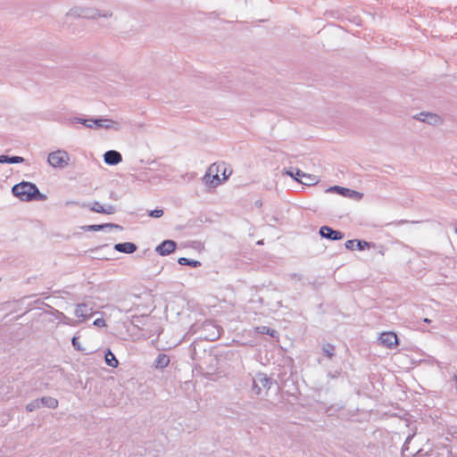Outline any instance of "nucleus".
<instances>
[{"label": "nucleus", "mask_w": 457, "mask_h": 457, "mask_svg": "<svg viewBox=\"0 0 457 457\" xmlns=\"http://www.w3.org/2000/svg\"><path fill=\"white\" fill-rule=\"evenodd\" d=\"M231 173V169L228 167L226 163H212L208 168L204 179L206 184L212 187H217L227 180Z\"/></svg>", "instance_id": "nucleus-1"}, {"label": "nucleus", "mask_w": 457, "mask_h": 457, "mask_svg": "<svg viewBox=\"0 0 457 457\" xmlns=\"http://www.w3.org/2000/svg\"><path fill=\"white\" fill-rule=\"evenodd\" d=\"M13 195L21 201L29 202L33 200H45L46 195L41 194L35 184L30 182H21L12 187Z\"/></svg>", "instance_id": "nucleus-2"}, {"label": "nucleus", "mask_w": 457, "mask_h": 457, "mask_svg": "<svg viewBox=\"0 0 457 457\" xmlns=\"http://www.w3.org/2000/svg\"><path fill=\"white\" fill-rule=\"evenodd\" d=\"M70 156L63 150L54 151L48 155V162L54 168H64L69 164Z\"/></svg>", "instance_id": "nucleus-3"}, {"label": "nucleus", "mask_w": 457, "mask_h": 457, "mask_svg": "<svg viewBox=\"0 0 457 457\" xmlns=\"http://www.w3.org/2000/svg\"><path fill=\"white\" fill-rule=\"evenodd\" d=\"M381 345L387 348L395 347L398 345V338L394 332H384L379 337Z\"/></svg>", "instance_id": "nucleus-4"}, {"label": "nucleus", "mask_w": 457, "mask_h": 457, "mask_svg": "<svg viewBox=\"0 0 457 457\" xmlns=\"http://www.w3.org/2000/svg\"><path fill=\"white\" fill-rule=\"evenodd\" d=\"M93 314V309L89 308L85 303H79L75 308V316L79 319L80 321H84L90 318Z\"/></svg>", "instance_id": "nucleus-5"}, {"label": "nucleus", "mask_w": 457, "mask_h": 457, "mask_svg": "<svg viewBox=\"0 0 457 457\" xmlns=\"http://www.w3.org/2000/svg\"><path fill=\"white\" fill-rule=\"evenodd\" d=\"M176 249V243L172 240H165L156 247V252L161 255H168Z\"/></svg>", "instance_id": "nucleus-6"}, {"label": "nucleus", "mask_w": 457, "mask_h": 457, "mask_svg": "<svg viewBox=\"0 0 457 457\" xmlns=\"http://www.w3.org/2000/svg\"><path fill=\"white\" fill-rule=\"evenodd\" d=\"M320 233L323 237L332 239V240H340L344 237V235L337 230H333L331 228L328 226H323L320 229Z\"/></svg>", "instance_id": "nucleus-7"}, {"label": "nucleus", "mask_w": 457, "mask_h": 457, "mask_svg": "<svg viewBox=\"0 0 457 457\" xmlns=\"http://www.w3.org/2000/svg\"><path fill=\"white\" fill-rule=\"evenodd\" d=\"M105 163L110 165H115L121 162L122 158L119 152L114 150L107 151L104 155Z\"/></svg>", "instance_id": "nucleus-8"}, {"label": "nucleus", "mask_w": 457, "mask_h": 457, "mask_svg": "<svg viewBox=\"0 0 457 457\" xmlns=\"http://www.w3.org/2000/svg\"><path fill=\"white\" fill-rule=\"evenodd\" d=\"M114 248L119 252L126 253H132L137 250L136 245L130 242L116 244Z\"/></svg>", "instance_id": "nucleus-9"}, {"label": "nucleus", "mask_w": 457, "mask_h": 457, "mask_svg": "<svg viewBox=\"0 0 457 457\" xmlns=\"http://www.w3.org/2000/svg\"><path fill=\"white\" fill-rule=\"evenodd\" d=\"M296 180L303 185L311 186L318 183V177L312 174L303 173L302 178H296Z\"/></svg>", "instance_id": "nucleus-10"}, {"label": "nucleus", "mask_w": 457, "mask_h": 457, "mask_svg": "<svg viewBox=\"0 0 457 457\" xmlns=\"http://www.w3.org/2000/svg\"><path fill=\"white\" fill-rule=\"evenodd\" d=\"M90 210L99 213H107L111 214L114 212V210L112 206H109L108 208H104L100 203L95 202L91 204Z\"/></svg>", "instance_id": "nucleus-11"}, {"label": "nucleus", "mask_w": 457, "mask_h": 457, "mask_svg": "<svg viewBox=\"0 0 457 457\" xmlns=\"http://www.w3.org/2000/svg\"><path fill=\"white\" fill-rule=\"evenodd\" d=\"M170 363V358L167 354L162 353L159 354L155 360V367L163 369L167 367Z\"/></svg>", "instance_id": "nucleus-12"}, {"label": "nucleus", "mask_w": 457, "mask_h": 457, "mask_svg": "<svg viewBox=\"0 0 457 457\" xmlns=\"http://www.w3.org/2000/svg\"><path fill=\"white\" fill-rule=\"evenodd\" d=\"M254 331L259 333V334H267L272 337H278V332L273 329V328H270L269 327H266V326H261V327H256L254 328Z\"/></svg>", "instance_id": "nucleus-13"}, {"label": "nucleus", "mask_w": 457, "mask_h": 457, "mask_svg": "<svg viewBox=\"0 0 457 457\" xmlns=\"http://www.w3.org/2000/svg\"><path fill=\"white\" fill-rule=\"evenodd\" d=\"M419 119L429 123H437L440 120L437 115L432 113H420Z\"/></svg>", "instance_id": "nucleus-14"}, {"label": "nucleus", "mask_w": 457, "mask_h": 457, "mask_svg": "<svg viewBox=\"0 0 457 457\" xmlns=\"http://www.w3.org/2000/svg\"><path fill=\"white\" fill-rule=\"evenodd\" d=\"M105 361L109 366H111L112 368H116L119 364L118 360L115 358L114 354L111 351H108L106 353Z\"/></svg>", "instance_id": "nucleus-15"}, {"label": "nucleus", "mask_w": 457, "mask_h": 457, "mask_svg": "<svg viewBox=\"0 0 457 457\" xmlns=\"http://www.w3.org/2000/svg\"><path fill=\"white\" fill-rule=\"evenodd\" d=\"M178 262L181 265H188V266H191V267H194V268L201 266V262L199 261L189 260V259L185 258V257H180Z\"/></svg>", "instance_id": "nucleus-16"}, {"label": "nucleus", "mask_w": 457, "mask_h": 457, "mask_svg": "<svg viewBox=\"0 0 457 457\" xmlns=\"http://www.w3.org/2000/svg\"><path fill=\"white\" fill-rule=\"evenodd\" d=\"M41 403L50 408H56L58 405L57 400L52 397H43Z\"/></svg>", "instance_id": "nucleus-17"}, {"label": "nucleus", "mask_w": 457, "mask_h": 457, "mask_svg": "<svg viewBox=\"0 0 457 457\" xmlns=\"http://www.w3.org/2000/svg\"><path fill=\"white\" fill-rule=\"evenodd\" d=\"M334 351L335 347L330 344H327L323 346V352L328 358H331L334 355Z\"/></svg>", "instance_id": "nucleus-18"}, {"label": "nucleus", "mask_w": 457, "mask_h": 457, "mask_svg": "<svg viewBox=\"0 0 457 457\" xmlns=\"http://www.w3.org/2000/svg\"><path fill=\"white\" fill-rule=\"evenodd\" d=\"M162 215H163V211L161 209H156V210L151 211L149 212V216L154 217V218H160Z\"/></svg>", "instance_id": "nucleus-19"}, {"label": "nucleus", "mask_w": 457, "mask_h": 457, "mask_svg": "<svg viewBox=\"0 0 457 457\" xmlns=\"http://www.w3.org/2000/svg\"><path fill=\"white\" fill-rule=\"evenodd\" d=\"M355 245L357 246V248L359 250H363L365 249L366 247H369V243L366 242V241H359V240H355Z\"/></svg>", "instance_id": "nucleus-20"}, {"label": "nucleus", "mask_w": 457, "mask_h": 457, "mask_svg": "<svg viewBox=\"0 0 457 457\" xmlns=\"http://www.w3.org/2000/svg\"><path fill=\"white\" fill-rule=\"evenodd\" d=\"M71 343L73 345V346L78 350V351H82L83 348L81 347L79 342V338L77 337H72V340H71Z\"/></svg>", "instance_id": "nucleus-21"}, {"label": "nucleus", "mask_w": 457, "mask_h": 457, "mask_svg": "<svg viewBox=\"0 0 457 457\" xmlns=\"http://www.w3.org/2000/svg\"><path fill=\"white\" fill-rule=\"evenodd\" d=\"M287 173L296 180V178H302L304 172H303L300 170H296L295 173L289 171H287Z\"/></svg>", "instance_id": "nucleus-22"}, {"label": "nucleus", "mask_w": 457, "mask_h": 457, "mask_svg": "<svg viewBox=\"0 0 457 457\" xmlns=\"http://www.w3.org/2000/svg\"><path fill=\"white\" fill-rule=\"evenodd\" d=\"M23 162V158L20 156H13L9 158L8 162L10 163H21Z\"/></svg>", "instance_id": "nucleus-23"}, {"label": "nucleus", "mask_w": 457, "mask_h": 457, "mask_svg": "<svg viewBox=\"0 0 457 457\" xmlns=\"http://www.w3.org/2000/svg\"><path fill=\"white\" fill-rule=\"evenodd\" d=\"M94 325L96 327L104 328L106 327V322L104 319H96L94 321Z\"/></svg>", "instance_id": "nucleus-24"}, {"label": "nucleus", "mask_w": 457, "mask_h": 457, "mask_svg": "<svg viewBox=\"0 0 457 457\" xmlns=\"http://www.w3.org/2000/svg\"><path fill=\"white\" fill-rule=\"evenodd\" d=\"M355 246V240H347L345 242V247L350 250H353Z\"/></svg>", "instance_id": "nucleus-25"}, {"label": "nucleus", "mask_w": 457, "mask_h": 457, "mask_svg": "<svg viewBox=\"0 0 457 457\" xmlns=\"http://www.w3.org/2000/svg\"><path fill=\"white\" fill-rule=\"evenodd\" d=\"M106 225H92V226H89V229L94 230V231H97V230L103 228Z\"/></svg>", "instance_id": "nucleus-26"}, {"label": "nucleus", "mask_w": 457, "mask_h": 457, "mask_svg": "<svg viewBox=\"0 0 457 457\" xmlns=\"http://www.w3.org/2000/svg\"><path fill=\"white\" fill-rule=\"evenodd\" d=\"M36 406H38V403L37 402H35L34 403H30L27 406V409L31 411H33V409L36 407Z\"/></svg>", "instance_id": "nucleus-27"}, {"label": "nucleus", "mask_w": 457, "mask_h": 457, "mask_svg": "<svg viewBox=\"0 0 457 457\" xmlns=\"http://www.w3.org/2000/svg\"><path fill=\"white\" fill-rule=\"evenodd\" d=\"M8 160H9V157H7L5 155H1L0 156V163L8 162Z\"/></svg>", "instance_id": "nucleus-28"}, {"label": "nucleus", "mask_w": 457, "mask_h": 457, "mask_svg": "<svg viewBox=\"0 0 457 457\" xmlns=\"http://www.w3.org/2000/svg\"><path fill=\"white\" fill-rule=\"evenodd\" d=\"M331 190H335V191H342V190H345V188H341L339 187H333L330 188Z\"/></svg>", "instance_id": "nucleus-29"}, {"label": "nucleus", "mask_w": 457, "mask_h": 457, "mask_svg": "<svg viewBox=\"0 0 457 457\" xmlns=\"http://www.w3.org/2000/svg\"><path fill=\"white\" fill-rule=\"evenodd\" d=\"M453 380H454V382L456 384L455 388H456V392H457V372L453 376Z\"/></svg>", "instance_id": "nucleus-30"}, {"label": "nucleus", "mask_w": 457, "mask_h": 457, "mask_svg": "<svg viewBox=\"0 0 457 457\" xmlns=\"http://www.w3.org/2000/svg\"><path fill=\"white\" fill-rule=\"evenodd\" d=\"M218 337H219V332L217 333V335H213V337H210L209 339H210V340H214V339H216V338H218Z\"/></svg>", "instance_id": "nucleus-31"}, {"label": "nucleus", "mask_w": 457, "mask_h": 457, "mask_svg": "<svg viewBox=\"0 0 457 457\" xmlns=\"http://www.w3.org/2000/svg\"><path fill=\"white\" fill-rule=\"evenodd\" d=\"M424 322H426V323H429V322H430V320H429V319H428V318H425V319H424Z\"/></svg>", "instance_id": "nucleus-32"}, {"label": "nucleus", "mask_w": 457, "mask_h": 457, "mask_svg": "<svg viewBox=\"0 0 457 457\" xmlns=\"http://www.w3.org/2000/svg\"><path fill=\"white\" fill-rule=\"evenodd\" d=\"M101 121H102L101 120H96V121H95V122H96V123H98V122H101Z\"/></svg>", "instance_id": "nucleus-33"}, {"label": "nucleus", "mask_w": 457, "mask_h": 457, "mask_svg": "<svg viewBox=\"0 0 457 457\" xmlns=\"http://www.w3.org/2000/svg\"><path fill=\"white\" fill-rule=\"evenodd\" d=\"M208 327H211L212 328H215V327L212 325H208Z\"/></svg>", "instance_id": "nucleus-34"}, {"label": "nucleus", "mask_w": 457, "mask_h": 457, "mask_svg": "<svg viewBox=\"0 0 457 457\" xmlns=\"http://www.w3.org/2000/svg\"><path fill=\"white\" fill-rule=\"evenodd\" d=\"M455 232L457 233V228H456V229H455Z\"/></svg>", "instance_id": "nucleus-35"}]
</instances>
